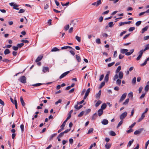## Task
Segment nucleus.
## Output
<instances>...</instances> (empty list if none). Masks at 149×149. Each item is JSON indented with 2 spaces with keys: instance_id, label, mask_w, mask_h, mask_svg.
Wrapping results in <instances>:
<instances>
[{
  "instance_id": "obj_23",
  "label": "nucleus",
  "mask_w": 149,
  "mask_h": 149,
  "mask_svg": "<svg viewBox=\"0 0 149 149\" xmlns=\"http://www.w3.org/2000/svg\"><path fill=\"white\" fill-rule=\"evenodd\" d=\"M120 79H118L116 81V84L118 86H120L121 84V81Z\"/></svg>"
},
{
  "instance_id": "obj_15",
  "label": "nucleus",
  "mask_w": 149,
  "mask_h": 149,
  "mask_svg": "<svg viewBox=\"0 0 149 149\" xmlns=\"http://www.w3.org/2000/svg\"><path fill=\"white\" fill-rule=\"evenodd\" d=\"M134 49H132L130 50V52H127L126 53H125V55L127 56H129L132 54L134 52Z\"/></svg>"
},
{
  "instance_id": "obj_43",
  "label": "nucleus",
  "mask_w": 149,
  "mask_h": 149,
  "mask_svg": "<svg viewBox=\"0 0 149 149\" xmlns=\"http://www.w3.org/2000/svg\"><path fill=\"white\" fill-rule=\"evenodd\" d=\"M123 120H121L119 122V123H118L117 126V128H118L123 123Z\"/></svg>"
},
{
  "instance_id": "obj_60",
  "label": "nucleus",
  "mask_w": 149,
  "mask_h": 149,
  "mask_svg": "<svg viewBox=\"0 0 149 149\" xmlns=\"http://www.w3.org/2000/svg\"><path fill=\"white\" fill-rule=\"evenodd\" d=\"M21 42L23 43H28L29 42V41L28 40H22Z\"/></svg>"
},
{
  "instance_id": "obj_63",
  "label": "nucleus",
  "mask_w": 149,
  "mask_h": 149,
  "mask_svg": "<svg viewBox=\"0 0 149 149\" xmlns=\"http://www.w3.org/2000/svg\"><path fill=\"white\" fill-rule=\"evenodd\" d=\"M104 77V74H102L101 75V76L100 77L99 79V80L100 81H101L103 79Z\"/></svg>"
},
{
  "instance_id": "obj_14",
  "label": "nucleus",
  "mask_w": 149,
  "mask_h": 149,
  "mask_svg": "<svg viewBox=\"0 0 149 149\" xmlns=\"http://www.w3.org/2000/svg\"><path fill=\"white\" fill-rule=\"evenodd\" d=\"M118 77L120 79L123 78V73L122 72L120 71L119 72Z\"/></svg>"
},
{
  "instance_id": "obj_20",
  "label": "nucleus",
  "mask_w": 149,
  "mask_h": 149,
  "mask_svg": "<svg viewBox=\"0 0 149 149\" xmlns=\"http://www.w3.org/2000/svg\"><path fill=\"white\" fill-rule=\"evenodd\" d=\"M10 51L8 49H6L4 51V54L6 55L10 54Z\"/></svg>"
},
{
  "instance_id": "obj_52",
  "label": "nucleus",
  "mask_w": 149,
  "mask_h": 149,
  "mask_svg": "<svg viewBox=\"0 0 149 149\" xmlns=\"http://www.w3.org/2000/svg\"><path fill=\"white\" fill-rule=\"evenodd\" d=\"M141 21H138L135 24L136 26H139L141 24Z\"/></svg>"
},
{
  "instance_id": "obj_7",
  "label": "nucleus",
  "mask_w": 149,
  "mask_h": 149,
  "mask_svg": "<svg viewBox=\"0 0 149 149\" xmlns=\"http://www.w3.org/2000/svg\"><path fill=\"white\" fill-rule=\"evenodd\" d=\"M42 71L44 73H45L46 72H49V68L47 67H43Z\"/></svg>"
},
{
  "instance_id": "obj_31",
  "label": "nucleus",
  "mask_w": 149,
  "mask_h": 149,
  "mask_svg": "<svg viewBox=\"0 0 149 149\" xmlns=\"http://www.w3.org/2000/svg\"><path fill=\"white\" fill-rule=\"evenodd\" d=\"M110 135L112 136H115L116 135L115 133L112 131H111L109 133Z\"/></svg>"
},
{
  "instance_id": "obj_44",
  "label": "nucleus",
  "mask_w": 149,
  "mask_h": 149,
  "mask_svg": "<svg viewBox=\"0 0 149 149\" xmlns=\"http://www.w3.org/2000/svg\"><path fill=\"white\" fill-rule=\"evenodd\" d=\"M69 28V24H67L64 27V29L65 31H67L68 29Z\"/></svg>"
},
{
  "instance_id": "obj_26",
  "label": "nucleus",
  "mask_w": 149,
  "mask_h": 149,
  "mask_svg": "<svg viewBox=\"0 0 149 149\" xmlns=\"http://www.w3.org/2000/svg\"><path fill=\"white\" fill-rule=\"evenodd\" d=\"M59 49L57 48L56 47H54L52 49L51 51L52 52H56L57 51H59Z\"/></svg>"
},
{
  "instance_id": "obj_53",
  "label": "nucleus",
  "mask_w": 149,
  "mask_h": 149,
  "mask_svg": "<svg viewBox=\"0 0 149 149\" xmlns=\"http://www.w3.org/2000/svg\"><path fill=\"white\" fill-rule=\"evenodd\" d=\"M135 29V28L134 27H130L128 30L129 31H132L134 30Z\"/></svg>"
},
{
  "instance_id": "obj_42",
  "label": "nucleus",
  "mask_w": 149,
  "mask_h": 149,
  "mask_svg": "<svg viewBox=\"0 0 149 149\" xmlns=\"http://www.w3.org/2000/svg\"><path fill=\"white\" fill-rule=\"evenodd\" d=\"M113 22H111L109 23L108 25L110 27H112L113 25Z\"/></svg>"
},
{
  "instance_id": "obj_32",
  "label": "nucleus",
  "mask_w": 149,
  "mask_h": 149,
  "mask_svg": "<svg viewBox=\"0 0 149 149\" xmlns=\"http://www.w3.org/2000/svg\"><path fill=\"white\" fill-rule=\"evenodd\" d=\"M96 3V7L98 6L99 5L101 4L102 3L101 0H99L95 2Z\"/></svg>"
},
{
  "instance_id": "obj_62",
  "label": "nucleus",
  "mask_w": 149,
  "mask_h": 149,
  "mask_svg": "<svg viewBox=\"0 0 149 149\" xmlns=\"http://www.w3.org/2000/svg\"><path fill=\"white\" fill-rule=\"evenodd\" d=\"M124 56V55H123L121 54H120L119 56V58L120 59H121L123 58Z\"/></svg>"
},
{
  "instance_id": "obj_3",
  "label": "nucleus",
  "mask_w": 149,
  "mask_h": 149,
  "mask_svg": "<svg viewBox=\"0 0 149 149\" xmlns=\"http://www.w3.org/2000/svg\"><path fill=\"white\" fill-rule=\"evenodd\" d=\"M127 112H125L123 113L120 116V119L121 120H123V119L126 117L127 115Z\"/></svg>"
},
{
  "instance_id": "obj_4",
  "label": "nucleus",
  "mask_w": 149,
  "mask_h": 149,
  "mask_svg": "<svg viewBox=\"0 0 149 149\" xmlns=\"http://www.w3.org/2000/svg\"><path fill=\"white\" fill-rule=\"evenodd\" d=\"M127 95V93H123L122 96H121L119 100V102L120 103L121 102H122L125 98V97Z\"/></svg>"
},
{
  "instance_id": "obj_21",
  "label": "nucleus",
  "mask_w": 149,
  "mask_h": 149,
  "mask_svg": "<svg viewBox=\"0 0 149 149\" xmlns=\"http://www.w3.org/2000/svg\"><path fill=\"white\" fill-rule=\"evenodd\" d=\"M121 66H118V67L117 68L116 70V72H115L116 73V74H117L118 72H120V71L121 70Z\"/></svg>"
},
{
  "instance_id": "obj_57",
  "label": "nucleus",
  "mask_w": 149,
  "mask_h": 149,
  "mask_svg": "<svg viewBox=\"0 0 149 149\" xmlns=\"http://www.w3.org/2000/svg\"><path fill=\"white\" fill-rule=\"evenodd\" d=\"M20 128L21 129V131L22 132H23L24 130V125L23 124H22L20 125Z\"/></svg>"
},
{
  "instance_id": "obj_54",
  "label": "nucleus",
  "mask_w": 149,
  "mask_h": 149,
  "mask_svg": "<svg viewBox=\"0 0 149 149\" xmlns=\"http://www.w3.org/2000/svg\"><path fill=\"white\" fill-rule=\"evenodd\" d=\"M96 42L97 43L100 44L101 43L100 40L99 38H97L96 40Z\"/></svg>"
},
{
  "instance_id": "obj_27",
  "label": "nucleus",
  "mask_w": 149,
  "mask_h": 149,
  "mask_svg": "<svg viewBox=\"0 0 149 149\" xmlns=\"http://www.w3.org/2000/svg\"><path fill=\"white\" fill-rule=\"evenodd\" d=\"M102 103V102L101 101L99 100H98L97 103L95 104V106L96 107H98L100 104Z\"/></svg>"
},
{
  "instance_id": "obj_13",
  "label": "nucleus",
  "mask_w": 149,
  "mask_h": 149,
  "mask_svg": "<svg viewBox=\"0 0 149 149\" xmlns=\"http://www.w3.org/2000/svg\"><path fill=\"white\" fill-rule=\"evenodd\" d=\"M20 101L22 106H24L25 105V103L22 97V96L20 97Z\"/></svg>"
},
{
  "instance_id": "obj_28",
  "label": "nucleus",
  "mask_w": 149,
  "mask_h": 149,
  "mask_svg": "<svg viewBox=\"0 0 149 149\" xmlns=\"http://www.w3.org/2000/svg\"><path fill=\"white\" fill-rule=\"evenodd\" d=\"M129 101V98H127L126 99L125 101L123 103V105H126L128 104V103Z\"/></svg>"
},
{
  "instance_id": "obj_2",
  "label": "nucleus",
  "mask_w": 149,
  "mask_h": 149,
  "mask_svg": "<svg viewBox=\"0 0 149 149\" xmlns=\"http://www.w3.org/2000/svg\"><path fill=\"white\" fill-rule=\"evenodd\" d=\"M19 81L25 84L26 82V78L24 76H23L20 77Z\"/></svg>"
},
{
  "instance_id": "obj_51",
  "label": "nucleus",
  "mask_w": 149,
  "mask_h": 149,
  "mask_svg": "<svg viewBox=\"0 0 149 149\" xmlns=\"http://www.w3.org/2000/svg\"><path fill=\"white\" fill-rule=\"evenodd\" d=\"M61 4L63 6H67L69 4V2H68L67 3H65V4H63V3H62V2H61Z\"/></svg>"
},
{
  "instance_id": "obj_41",
  "label": "nucleus",
  "mask_w": 149,
  "mask_h": 149,
  "mask_svg": "<svg viewBox=\"0 0 149 149\" xmlns=\"http://www.w3.org/2000/svg\"><path fill=\"white\" fill-rule=\"evenodd\" d=\"M93 128H90V129L89 130H88V131L87 133L88 134H89L93 132Z\"/></svg>"
},
{
  "instance_id": "obj_34",
  "label": "nucleus",
  "mask_w": 149,
  "mask_h": 149,
  "mask_svg": "<svg viewBox=\"0 0 149 149\" xmlns=\"http://www.w3.org/2000/svg\"><path fill=\"white\" fill-rule=\"evenodd\" d=\"M105 84V81H104L102 82L101 83V84L99 88L100 89L101 88H102V87H103V86H104Z\"/></svg>"
},
{
  "instance_id": "obj_55",
  "label": "nucleus",
  "mask_w": 149,
  "mask_h": 149,
  "mask_svg": "<svg viewBox=\"0 0 149 149\" xmlns=\"http://www.w3.org/2000/svg\"><path fill=\"white\" fill-rule=\"evenodd\" d=\"M12 48L15 51L17 50L18 49L17 46H13L12 47Z\"/></svg>"
},
{
  "instance_id": "obj_35",
  "label": "nucleus",
  "mask_w": 149,
  "mask_h": 149,
  "mask_svg": "<svg viewBox=\"0 0 149 149\" xmlns=\"http://www.w3.org/2000/svg\"><path fill=\"white\" fill-rule=\"evenodd\" d=\"M24 45V44L23 43H21L20 44H17V46L18 48H20L22 47Z\"/></svg>"
},
{
  "instance_id": "obj_56",
  "label": "nucleus",
  "mask_w": 149,
  "mask_h": 149,
  "mask_svg": "<svg viewBox=\"0 0 149 149\" xmlns=\"http://www.w3.org/2000/svg\"><path fill=\"white\" fill-rule=\"evenodd\" d=\"M130 129L128 130H127L126 132L127 133H129L131 132H132L133 131V130L131 128H130Z\"/></svg>"
},
{
  "instance_id": "obj_61",
  "label": "nucleus",
  "mask_w": 149,
  "mask_h": 149,
  "mask_svg": "<svg viewBox=\"0 0 149 149\" xmlns=\"http://www.w3.org/2000/svg\"><path fill=\"white\" fill-rule=\"evenodd\" d=\"M25 11V10L24 9H21L18 12L19 13H24Z\"/></svg>"
},
{
  "instance_id": "obj_11",
  "label": "nucleus",
  "mask_w": 149,
  "mask_h": 149,
  "mask_svg": "<svg viewBox=\"0 0 149 149\" xmlns=\"http://www.w3.org/2000/svg\"><path fill=\"white\" fill-rule=\"evenodd\" d=\"M103 112V111L102 109H99L97 111L98 115L99 116H101Z\"/></svg>"
},
{
  "instance_id": "obj_5",
  "label": "nucleus",
  "mask_w": 149,
  "mask_h": 149,
  "mask_svg": "<svg viewBox=\"0 0 149 149\" xmlns=\"http://www.w3.org/2000/svg\"><path fill=\"white\" fill-rule=\"evenodd\" d=\"M90 91H91L90 88H88V89L86 90V93L85 94V95L83 98L84 100H85L86 99V97L89 94Z\"/></svg>"
},
{
  "instance_id": "obj_18",
  "label": "nucleus",
  "mask_w": 149,
  "mask_h": 149,
  "mask_svg": "<svg viewBox=\"0 0 149 149\" xmlns=\"http://www.w3.org/2000/svg\"><path fill=\"white\" fill-rule=\"evenodd\" d=\"M148 28V26H146L144 28L142 29V31H141V33H144L145 31H146L147 30Z\"/></svg>"
},
{
  "instance_id": "obj_50",
  "label": "nucleus",
  "mask_w": 149,
  "mask_h": 149,
  "mask_svg": "<svg viewBox=\"0 0 149 149\" xmlns=\"http://www.w3.org/2000/svg\"><path fill=\"white\" fill-rule=\"evenodd\" d=\"M115 63V62H113L111 63H110L108 64V67H110L113 65Z\"/></svg>"
},
{
  "instance_id": "obj_22",
  "label": "nucleus",
  "mask_w": 149,
  "mask_h": 149,
  "mask_svg": "<svg viewBox=\"0 0 149 149\" xmlns=\"http://www.w3.org/2000/svg\"><path fill=\"white\" fill-rule=\"evenodd\" d=\"M107 105L105 103H104L102 104L101 106V108L100 109H102V110H104L107 107Z\"/></svg>"
},
{
  "instance_id": "obj_39",
  "label": "nucleus",
  "mask_w": 149,
  "mask_h": 149,
  "mask_svg": "<svg viewBox=\"0 0 149 149\" xmlns=\"http://www.w3.org/2000/svg\"><path fill=\"white\" fill-rule=\"evenodd\" d=\"M66 123L65 122H64L63 123H62V125L60 127L61 128L63 129L64 130V127L65 126V124H66Z\"/></svg>"
},
{
  "instance_id": "obj_58",
  "label": "nucleus",
  "mask_w": 149,
  "mask_h": 149,
  "mask_svg": "<svg viewBox=\"0 0 149 149\" xmlns=\"http://www.w3.org/2000/svg\"><path fill=\"white\" fill-rule=\"evenodd\" d=\"M61 102L62 100L61 99H59L57 101L55 102V104L56 105L58 103H61Z\"/></svg>"
},
{
  "instance_id": "obj_37",
  "label": "nucleus",
  "mask_w": 149,
  "mask_h": 149,
  "mask_svg": "<svg viewBox=\"0 0 149 149\" xmlns=\"http://www.w3.org/2000/svg\"><path fill=\"white\" fill-rule=\"evenodd\" d=\"M118 76L117 74H116L113 77V81H115L116 79H118Z\"/></svg>"
},
{
  "instance_id": "obj_6",
  "label": "nucleus",
  "mask_w": 149,
  "mask_h": 149,
  "mask_svg": "<svg viewBox=\"0 0 149 149\" xmlns=\"http://www.w3.org/2000/svg\"><path fill=\"white\" fill-rule=\"evenodd\" d=\"M70 73V71H68L67 72H66L63 74H62L59 77V79H61L64 77L67 74H69Z\"/></svg>"
},
{
  "instance_id": "obj_9",
  "label": "nucleus",
  "mask_w": 149,
  "mask_h": 149,
  "mask_svg": "<svg viewBox=\"0 0 149 149\" xmlns=\"http://www.w3.org/2000/svg\"><path fill=\"white\" fill-rule=\"evenodd\" d=\"M101 90H100L98 93H97L96 95V97L97 99H99L101 95Z\"/></svg>"
},
{
  "instance_id": "obj_33",
  "label": "nucleus",
  "mask_w": 149,
  "mask_h": 149,
  "mask_svg": "<svg viewBox=\"0 0 149 149\" xmlns=\"http://www.w3.org/2000/svg\"><path fill=\"white\" fill-rule=\"evenodd\" d=\"M111 146V145L109 143H107L105 145V147L107 149H109Z\"/></svg>"
},
{
  "instance_id": "obj_40",
  "label": "nucleus",
  "mask_w": 149,
  "mask_h": 149,
  "mask_svg": "<svg viewBox=\"0 0 149 149\" xmlns=\"http://www.w3.org/2000/svg\"><path fill=\"white\" fill-rule=\"evenodd\" d=\"M144 51L143 50H140L139 52V55L142 56V54Z\"/></svg>"
},
{
  "instance_id": "obj_16",
  "label": "nucleus",
  "mask_w": 149,
  "mask_h": 149,
  "mask_svg": "<svg viewBox=\"0 0 149 149\" xmlns=\"http://www.w3.org/2000/svg\"><path fill=\"white\" fill-rule=\"evenodd\" d=\"M83 107V105H81L80 106H79V107H78V104L75 105L74 107L75 109H77V110H79L81 108Z\"/></svg>"
},
{
  "instance_id": "obj_25",
  "label": "nucleus",
  "mask_w": 149,
  "mask_h": 149,
  "mask_svg": "<svg viewBox=\"0 0 149 149\" xmlns=\"http://www.w3.org/2000/svg\"><path fill=\"white\" fill-rule=\"evenodd\" d=\"M44 84L39 83H37V84H33L32 85V86H35V87H37V86H40L42 85V84Z\"/></svg>"
},
{
  "instance_id": "obj_29",
  "label": "nucleus",
  "mask_w": 149,
  "mask_h": 149,
  "mask_svg": "<svg viewBox=\"0 0 149 149\" xmlns=\"http://www.w3.org/2000/svg\"><path fill=\"white\" fill-rule=\"evenodd\" d=\"M148 49H149V44H148L146 45L145 48L143 50L145 52Z\"/></svg>"
},
{
  "instance_id": "obj_30",
  "label": "nucleus",
  "mask_w": 149,
  "mask_h": 149,
  "mask_svg": "<svg viewBox=\"0 0 149 149\" xmlns=\"http://www.w3.org/2000/svg\"><path fill=\"white\" fill-rule=\"evenodd\" d=\"M76 58L78 62H79L81 61V58L79 56H78L77 55H75Z\"/></svg>"
},
{
  "instance_id": "obj_36",
  "label": "nucleus",
  "mask_w": 149,
  "mask_h": 149,
  "mask_svg": "<svg viewBox=\"0 0 149 149\" xmlns=\"http://www.w3.org/2000/svg\"><path fill=\"white\" fill-rule=\"evenodd\" d=\"M134 141V139H132V140L130 141L128 143L127 146H130L131 145L132 143H133Z\"/></svg>"
},
{
  "instance_id": "obj_8",
  "label": "nucleus",
  "mask_w": 149,
  "mask_h": 149,
  "mask_svg": "<svg viewBox=\"0 0 149 149\" xmlns=\"http://www.w3.org/2000/svg\"><path fill=\"white\" fill-rule=\"evenodd\" d=\"M143 130V128H140L139 130L135 131L134 132V134L135 135H137L140 134L141 132Z\"/></svg>"
},
{
  "instance_id": "obj_19",
  "label": "nucleus",
  "mask_w": 149,
  "mask_h": 149,
  "mask_svg": "<svg viewBox=\"0 0 149 149\" xmlns=\"http://www.w3.org/2000/svg\"><path fill=\"white\" fill-rule=\"evenodd\" d=\"M127 51L128 50L127 49H121L120 50V52L121 53L124 54L125 53V54Z\"/></svg>"
},
{
  "instance_id": "obj_46",
  "label": "nucleus",
  "mask_w": 149,
  "mask_h": 149,
  "mask_svg": "<svg viewBox=\"0 0 149 149\" xmlns=\"http://www.w3.org/2000/svg\"><path fill=\"white\" fill-rule=\"evenodd\" d=\"M76 39L79 42H80L81 41V38L78 36H76L75 37Z\"/></svg>"
},
{
  "instance_id": "obj_38",
  "label": "nucleus",
  "mask_w": 149,
  "mask_h": 149,
  "mask_svg": "<svg viewBox=\"0 0 149 149\" xmlns=\"http://www.w3.org/2000/svg\"><path fill=\"white\" fill-rule=\"evenodd\" d=\"M57 134V133H55L52 135L50 137L49 140H51Z\"/></svg>"
},
{
  "instance_id": "obj_17",
  "label": "nucleus",
  "mask_w": 149,
  "mask_h": 149,
  "mask_svg": "<svg viewBox=\"0 0 149 149\" xmlns=\"http://www.w3.org/2000/svg\"><path fill=\"white\" fill-rule=\"evenodd\" d=\"M102 123L104 125H107L108 123V121L106 119H104L102 122Z\"/></svg>"
},
{
  "instance_id": "obj_48",
  "label": "nucleus",
  "mask_w": 149,
  "mask_h": 149,
  "mask_svg": "<svg viewBox=\"0 0 149 149\" xmlns=\"http://www.w3.org/2000/svg\"><path fill=\"white\" fill-rule=\"evenodd\" d=\"M145 90L146 92H147L149 90V86L148 85H146L145 88Z\"/></svg>"
},
{
  "instance_id": "obj_45",
  "label": "nucleus",
  "mask_w": 149,
  "mask_h": 149,
  "mask_svg": "<svg viewBox=\"0 0 149 149\" xmlns=\"http://www.w3.org/2000/svg\"><path fill=\"white\" fill-rule=\"evenodd\" d=\"M14 104L15 105V108L17 109V100L15 99L14 100Z\"/></svg>"
},
{
  "instance_id": "obj_1",
  "label": "nucleus",
  "mask_w": 149,
  "mask_h": 149,
  "mask_svg": "<svg viewBox=\"0 0 149 149\" xmlns=\"http://www.w3.org/2000/svg\"><path fill=\"white\" fill-rule=\"evenodd\" d=\"M9 5L11 6H13V8L15 10H18L19 8H18L19 6V5H17L16 4H15L14 3L12 2L9 3Z\"/></svg>"
},
{
  "instance_id": "obj_59",
  "label": "nucleus",
  "mask_w": 149,
  "mask_h": 149,
  "mask_svg": "<svg viewBox=\"0 0 149 149\" xmlns=\"http://www.w3.org/2000/svg\"><path fill=\"white\" fill-rule=\"evenodd\" d=\"M64 134V133H63V132L61 133L58 135V137L60 138V137H62V136H63Z\"/></svg>"
},
{
  "instance_id": "obj_49",
  "label": "nucleus",
  "mask_w": 149,
  "mask_h": 149,
  "mask_svg": "<svg viewBox=\"0 0 149 149\" xmlns=\"http://www.w3.org/2000/svg\"><path fill=\"white\" fill-rule=\"evenodd\" d=\"M84 111H82L79 114H78V116L79 117L82 116L84 114Z\"/></svg>"
},
{
  "instance_id": "obj_47",
  "label": "nucleus",
  "mask_w": 149,
  "mask_h": 149,
  "mask_svg": "<svg viewBox=\"0 0 149 149\" xmlns=\"http://www.w3.org/2000/svg\"><path fill=\"white\" fill-rule=\"evenodd\" d=\"M136 83V78L134 77L132 79V83L133 84H135Z\"/></svg>"
},
{
  "instance_id": "obj_12",
  "label": "nucleus",
  "mask_w": 149,
  "mask_h": 149,
  "mask_svg": "<svg viewBox=\"0 0 149 149\" xmlns=\"http://www.w3.org/2000/svg\"><path fill=\"white\" fill-rule=\"evenodd\" d=\"M43 56L40 55L36 59L35 61L36 62H38L40 61L42 58Z\"/></svg>"
},
{
  "instance_id": "obj_10",
  "label": "nucleus",
  "mask_w": 149,
  "mask_h": 149,
  "mask_svg": "<svg viewBox=\"0 0 149 149\" xmlns=\"http://www.w3.org/2000/svg\"><path fill=\"white\" fill-rule=\"evenodd\" d=\"M109 72H108L106 75L104 79V81H105L106 82H107L109 80Z\"/></svg>"
},
{
  "instance_id": "obj_64",
  "label": "nucleus",
  "mask_w": 149,
  "mask_h": 149,
  "mask_svg": "<svg viewBox=\"0 0 149 149\" xmlns=\"http://www.w3.org/2000/svg\"><path fill=\"white\" fill-rule=\"evenodd\" d=\"M149 39V36H145L144 38V40H146Z\"/></svg>"
},
{
  "instance_id": "obj_24",
  "label": "nucleus",
  "mask_w": 149,
  "mask_h": 149,
  "mask_svg": "<svg viewBox=\"0 0 149 149\" xmlns=\"http://www.w3.org/2000/svg\"><path fill=\"white\" fill-rule=\"evenodd\" d=\"M97 117V115L96 113H95L94 114H93L92 117V120H95Z\"/></svg>"
}]
</instances>
